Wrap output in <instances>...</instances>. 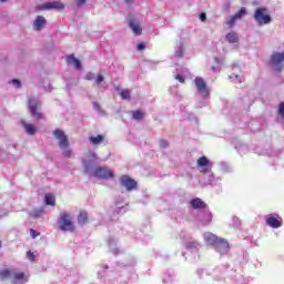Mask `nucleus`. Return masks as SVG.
<instances>
[{"mask_svg":"<svg viewBox=\"0 0 284 284\" xmlns=\"http://www.w3.org/2000/svg\"><path fill=\"white\" fill-rule=\"evenodd\" d=\"M90 156L89 159L82 160L85 174L95 179H102L103 181L114 179V173L108 166H97V153L91 152Z\"/></svg>","mask_w":284,"mask_h":284,"instance_id":"f257e3e1","label":"nucleus"},{"mask_svg":"<svg viewBox=\"0 0 284 284\" xmlns=\"http://www.w3.org/2000/svg\"><path fill=\"white\" fill-rule=\"evenodd\" d=\"M180 239L184 241L186 250V252L182 253V256H184L185 261H189L190 263H196V261L201 258V255L199 254L201 244L196 241H192V235L187 234L185 231L180 233Z\"/></svg>","mask_w":284,"mask_h":284,"instance_id":"f03ea898","label":"nucleus"},{"mask_svg":"<svg viewBox=\"0 0 284 284\" xmlns=\"http://www.w3.org/2000/svg\"><path fill=\"white\" fill-rule=\"evenodd\" d=\"M197 168H200V172L203 174V181L205 185H220L221 178L215 176L212 172V168H214V163L211 162L206 156H201L197 159Z\"/></svg>","mask_w":284,"mask_h":284,"instance_id":"7ed1b4c3","label":"nucleus"},{"mask_svg":"<svg viewBox=\"0 0 284 284\" xmlns=\"http://www.w3.org/2000/svg\"><path fill=\"white\" fill-rule=\"evenodd\" d=\"M53 136L58 141V145L65 159H70L72 156V148H70V140H68V135H65V132L61 129H55L53 131Z\"/></svg>","mask_w":284,"mask_h":284,"instance_id":"20e7f679","label":"nucleus"},{"mask_svg":"<svg viewBox=\"0 0 284 284\" xmlns=\"http://www.w3.org/2000/svg\"><path fill=\"white\" fill-rule=\"evenodd\" d=\"M195 88L197 94L203 99L202 104H199L197 108H204L209 103L207 99H210V89H207L205 80L201 77L195 78Z\"/></svg>","mask_w":284,"mask_h":284,"instance_id":"39448f33","label":"nucleus"},{"mask_svg":"<svg viewBox=\"0 0 284 284\" xmlns=\"http://www.w3.org/2000/svg\"><path fill=\"white\" fill-rule=\"evenodd\" d=\"M253 19L257 26H270L272 23V16L267 13L266 8H257L254 12Z\"/></svg>","mask_w":284,"mask_h":284,"instance_id":"423d86ee","label":"nucleus"},{"mask_svg":"<svg viewBox=\"0 0 284 284\" xmlns=\"http://www.w3.org/2000/svg\"><path fill=\"white\" fill-rule=\"evenodd\" d=\"M284 63V51L283 52H274L271 55V68L275 70V72H281L283 70Z\"/></svg>","mask_w":284,"mask_h":284,"instance_id":"0eeeda50","label":"nucleus"},{"mask_svg":"<svg viewBox=\"0 0 284 284\" xmlns=\"http://www.w3.org/2000/svg\"><path fill=\"white\" fill-rule=\"evenodd\" d=\"M28 108H29V112L31 114V116H33V119H37L38 121H41V119H43V114L38 110L39 108V99L37 98H29L28 100Z\"/></svg>","mask_w":284,"mask_h":284,"instance_id":"6e6552de","label":"nucleus"},{"mask_svg":"<svg viewBox=\"0 0 284 284\" xmlns=\"http://www.w3.org/2000/svg\"><path fill=\"white\" fill-rule=\"evenodd\" d=\"M266 225L268 227H273V230H278V227H283V217L281 215L273 213L268 214L265 219Z\"/></svg>","mask_w":284,"mask_h":284,"instance_id":"1a4fd4ad","label":"nucleus"},{"mask_svg":"<svg viewBox=\"0 0 284 284\" xmlns=\"http://www.w3.org/2000/svg\"><path fill=\"white\" fill-rule=\"evenodd\" d=\"M36 10H65V4H63L61 1H49L37 6Z\"/></svg>","mask_w":284,"mask_h":284,"instance_id":"9d476101","label":"nucleus"},{"mask_svg":"<svg viewBox=\"0 0 284 284\" xmlns=\"http://www.w3.org/2000/svg\"><path fill=\"white\" fill-rule=\"evenodd\" d=\"M59 224L62 232H72V230H74V224H72V221L70 220V214L68 213L60 214Z\"/></svg>","mask_w":284,"mask_h":284,"instance_id":"9b49d317","label":"nucleus"},{"mask_svg":"<svg viewBox=\"0 0 284 284\" xmlns=\"http://www.w3.org/2000/svg\"><path fill=\"white\" fill-rule=\"evenodd\" d=\"M215 252L220 254V256H225L226 254H230V243L227 240L220 237L217 243L213 246Z\"/></svg>","mask_w":284,"mask_h":284,"instance_id":"f8f14e48","label":"nucleus"},{"mask_svg":"<svg viewBox=\"0 0 284 284\" xmlns=\"http://www.w3.org/2000/svg\"><path fill=\"white\" fill-rule=\"evenodd\" d=\"M120 184L122 185V187H125L128 192H132V190H136V185H138L134 179L130 178L129 175H122L120 178Z\"/></svg>","mask_w":284,"mask_h":284,"instance_id":"ddd939ff","label":"nucleus"},{"mask_svg":"<svg viewBox=\"0 0 284 284\" xmlns=\"http://www.w3.org/2000/svg\"><path fill=\"white\" fill-rule=\"evenodd\" d=\"M203 239L206 245H212V247H214V245L219 243L221 237L216 236L214 233L207 232L204 233Z\"/></svg>","mask_w":284,"mask_h":284,"instance_id":"4468645a","label":"nucleus"},{"mask_svg":"<svg viewBox=\"0 0 284 284\" xmlns=\"http://www.w3.org/2000/svg\"><path fill=\"white\" fill-rule=\"evenodd\" d=\"M232 145L235 148V150H237L239 154H247V144H245L236 139H233Z\"/></svg>","mask_w":284,"mask_h":284,"instance_id":"2eb2a0df","label":"nucleus"},{"mask_svg":"<svg viewBox=\"0 0 284 284\" xmlns=\"http://www.w3.org/2000/svg\"><path fill=\"white\" fill-rule=\"evenodd\" d=\"M129 28L132 30L133 33H135L136 37L141 36L143 32L141 24H139V22L134 20L129 21Z\"/></svg>","mask_w":284,"mask_h":284,"instance_id":"dca6fc26","label":"nucleus"},{"mask_svg":"<svg viewBox=\"0 0 284 284\" xmlns=\"http://www.w3.org/2000/svg\"><path fill=\"white\" fill-rule=\"evenodd\" d=\"M67 62L69 65H73L75 70H81V61L77 59L74 54L67 57Z\"/></svg>","mask_w":284,"mask_h":284,"instance_id":"f3484780","label":"nucleus"},{"mask_svg":"<svg viewBox=\"0 0 284 284\" xmlns=\"http://www.w3.org/2000/svg\"><path fill=\"white\" fill-rule=\"evenodd\" d=\"M45 26V18L43 16H38L33 22L34 30H42Z\"/></svg>","mask_w":284,"mask_h":284,"instance_id":"a211bd4d","label":"nucleus"},{"mask_svg":"<svg viewBox=\"0 0 284 284\" xmlns=\"http://www.w3.org/2000/svg\"><path fill=\"white\" fill-rule=\"evenodd\" d=\"M191 206L194 209V210H203L205 209V202H203L201 199L199 197H195L193 200H191Z\"/></svg>","mask_w":284,"mask_h":284,"instance_id":"6ab92c4d","label":"nucleus"},{"mask_svg":"<svg viewBox=\"0 0 284 284\" xmlns=\"http://www.w3.org/2000/svg\"><path fill=\"white\" fill-rule=\"evenodd\" d=\"M175 57L176 59H183V54H185V44L183 42H179L175 49Z\"/></svg>","mask_w":284,"mask_h":284,"instance_id":"aec40b11","label":"nucleus"},{"mask_svg":"<svg viewBox=\"0 0 284 284\" xmlns=\"http://www.w3.org/2000/svg\"><path fill=\"white\" fill-rule=\"evenodd\" d=\"M22 126L30 136L37 134V128L33 124H28L26 121H22Z\"/></svg>","mask_w":284,"mask_h":284,"instance_id":"412c9836","label":"nucleus"},{"mask_svg":"<svg viewBox=\"0 0 284 284\" xmlns=\"http://www.w3.org/2000/svg\"><path fill=\"white\" fill-rule=\"evenodd\" d=\"M104 140L105 138L102 134H99L97 136L92 135L89 138L91 145H101V143H103Z\"/></svg>","mask_w":284,"mask_h":284,"instance_id":"4be33fe9","label":"nucleus"},{"mask_svg":"<svg viewBox=\"0 0 284 284\" xmlns=\"http://www.w3.org/2000/svg\"><path fill=\"white\" fill-rule=\"evenodd\" d=\"M12 282L17 284L18 281H26V274L23 272L18 273L17 271L12 270Z\"/></svg>","mask_w":284,"mask_h":284,"instance_id":"5701e85b","label":"nucleus"},{"mask_svg":"<svg viewBox=\"0 0 284 284\" xmlns=\"http://www.w3.org/2000/svg\"><path fill=\"white\" fill-rule=\"evenodd\" d=\"M44 203L45 205H57V199L51 193H47L44 195Z\"/></svg>","mask_w":284,"mask_h":284,"instance_id":"b1692460","label":"nucleus"},{"mask_svg":"<svg viewBox=\"0 0 284 284\" xmlns=\"http://www.w3.org/2000/svg\"><path fill=\"white\" fill-rule=\"evenodd\" d=\"M204 219H200L202 225H207L209 223H212V213L210 211L203 212Z\"/></svg>","mask_w":284,"mask_h":284,"instance_id":"393cba45","label":"nucleus"},{"mask_svg":"<svg viewBox=\"0 0 284 284\" xmlns=\"http://www.w3.org/2000/svg\"><path fill=\"white\" fill-rule=\"evenodd\" d=\"M226 41H229V43H239V34L234 31L229 32L226 34Z\"/></svg>","mask_w":284,"mask_h":284,"instance_id":"a878e982","label":"nucleus"},{"mask_svg":"<svg viewBox=\"0 0 284 284\" xmlns=\"http://www.w3.org/2000/svg\"><path fill=\"white\" fill-rule=\"evenodd\" d=\"M78 223L79 225H85V223H88V212L85 211L80 212L78 216Z\"/></svg>","mask_w":284,"mask_h":284,"instance_id":"bb28decb","label":"nucleus"},{"mask_svg":"<svg viewBox=\"0 0 284 284\" xmlns=\"http://www.w3.org/2000/svg\"><path fill=\"white\" fill-rule=\"evenodd\" d=\"M6 278H12V270L4 268L0 271V280L6 281Z\"/></svg>","mask_w":284,"mask_h":284,"instance_id":"cd10ccee","label":"nucleus"},{"mask_svg":"<svg viewBox=\"0 0 284 284\" xmlns=\"http://www.w3.org/2000/svg\"><path fill=\"white\" fill-rule=\"evenodd\" d=\"M109 247L113 254H119V248L116 247V240L113 237L109 239Z\"/></svg>","mask_w":284,"mask_h":284,"instance_id":"c85d7f7f","label":"nucleus"},{"mask_svg":"<svg viewBox=\"0 0 284 284\" xmlns=\"http://www.w3.org/2000/svg\"><path fill=\"white\" fill-rule=\"evenodd\" d=\"M220 170L224 174H227V173L232 172V168L230 166V164H227V162H221L220 163Z\"/></svg>","mask_w":284,"mask_h":284,"instance_id":"c756f323","label":"nucleus"},{"mask_svg":"<svg viewBox=\"0 0 284 284\" xmlns=\"http://www.w3.org/2000/svg\"><path fill=\"white\" fill-rule=\"evenodd\" d=\"M132 119H134V121H142L144 114L141 110H136V111H132Z\"/></svg>","mask_w":284,"mask_h":284,"instance_id":"7c9ffc66","label":"nucleus"},{"mask_svg":"<svg viewBox=\"0 0 284 284\" xmlns=\"http://www.w3.org/2000/svg\"><path fill=\"white\" fill-rule=\"evenodd\" d=\"M229 79L233 83H243V78L241 75H239V73H233V74L229 75Z\"/></svg>","mask_w":284,"mask_h":284,"instance_id":"2f4dec72","label":"nucleus"},{"mask_svg":"<svg viewBox=\"0 0 284 284\" xmlns=\"http://www.w3.org/2000/svg\"><path fill=\"white\" fill-rule=\"evenodd\" d=\"M235 284H250V280H245V277L241 274L235 275Z\"/></svg>","mask_w":284,"mask_h":284,"instance_id":"473e14b6","label":"nucleus"},{"mask_svg":"<svg viewBox=\"0 0 284 284\" xmlns=\"http://www.w3.org/2000/svg\"><path fill=\"white\" fill-rule=\"evenodd\" d=\"M230 226L233 227L234 230H239V227H241V219L233 216Z\"/></svg>","mask_w":284,"mask_h":284,"instance_id":"72a5a7b5","label":"nucleus"},{"mask_svg":"<svg viewBox=\"0 0 284 284\" xmlns=\"http://www.w3.org/2000/svg\"><path fill=\"white\" fill-rule=\"evenodd\" d=\"M43 212L44 210L43 209H36L31 212V216L33 219H41V216H43Z\"/></svg>","mask_w":284,"mask_h":284,"instance_id":"f704fd0d","label":"nucleus"},{"mask_svg":"<svg viewBox=\"0 0 284 284\" xmlns=\"http://www.w3.org/2000/svg\"><path fill=\"white\" fill-rule=\"evenodd\" d=\"M260 154L264 156H278V151H273L272 149H270V150H264L260 152Z\"/></svg>","mask_w":284,"mask_h":284,"instance_id":"c9c22d12","label":"nucleus"},{"mask_svg":"<svg viewBox=\"0 0 284 284\" xmlns=\"http://www.w3.org/2000/svg\"><path fill=\"white\" fill-rule=\"evenodd\" d=\"M245 14H247V9H245V7H242L241 10L236 12L233 17L239 20V19H243Z\"/></svg>","mask_w":284,"mask_h":284,"instance_id":"e433bc0d","label":"nucleus"},{"mask_svg":"<svg viewBox=\"0 0 284 284\" xmlns=\"http://www.w3.org/2000/svg\"><path fill=\"white\" fill-rule=\"evenodd\" d=\"M116 209L113 211V214H125V206L124 205H119V202H115Z\"/></svg>","mask_w":284,"mask_h":284,"instance_id":"4c0bfd02","label":"nucleus"},{"mask_svg":"<svg viewBox=\"0 0 284 284\" xmlns=\"http://www.w3.org/2000/svg\"><path fill=\"white\" fill-rule=\"evenodd\" d=\"M93 105V110H95V112H98V114H101L103 116V114H105V111H103V109H101V104H99V102H92Z\"/></svg>","mask_w":284,"mask_h":284,"instance_id":"58836bf2","label":"nucleus"},{"mask_svg":"<svg viewBox=\"0 0 284 284\" xmlns=\"http://www.w3.org/2000/svg\"><path fill=\"white\" fill-rule=\"evenodd\" d=\"M162 282L164 284H168V283H174V275L173 274H166L163 276L162 278Z\"/></svg>","mask_w":284,"mask_h":284,"instance_id":"ea45409f","label":"nucleus"},{"mask_svg":"<svg viewBox=\"0 0 284 284\" xmlns=\"http://www.w3.org/2000/svg\"><path fill=\"white\" fill-rule=\"evenodd\" d=\"M120 97H121V99H123L124 101L130 100V97H131L130 90H121V91H120Z\"/></svg>","mask_w":284,"mask_h":284,"instance_id":"a19ab883","label":"nucleus"},{"mask_svg":"<svg viewBox=\"0 0 284 284\" xmlns=\"http://www.w3.org/2000/svg\"><path fill=\"white\" fill-rule=\"evenodd\" d=\"M242 101L245 103V105H244L245 110H247V108H250V105H252V103H254V100H250V101H248V98H247V97H244V98L242 99Z\"/></svg>","mask_w":284,"mask_h":284,"instance_id":"79ce46f5","label":"nucleus"},{"mask_svg":"<svg viewBox=\"0 0 284 284\" xmlns=\"http://www.w3.org/2000/svg\"><path fill=\"white\" fill-rule=\"evenodd\" d=\"M95 78L97 75L93 72H88L84 77L87 81H94Z\"/></svg>","mask_w":284,"mask_h":284,"instance_id":"37998d69","label":"nucleus"},{"mask_svg":"<svg viewBox=\"0 0 284 284\" xmlns=\"http://www.w3.org/2000/svg\"><path fill=\"white\" fill-rule=\"evenodd\" d=\"M104 77H103V74H99L97 78H95V83H97V85H101V83H103V81H104Z\"/></svg>","mask_w":284,"mask_h":284,"instance_id":"c03bdc74","label":"nucleus"},{"mask_svg":"<svg viewBox=\"0 0 284 284\" xmlns=\"http://www.w3.org/2000/svg\"><path fill=\"white\" fill-rule=\"evenodd\" d=\"M11 83L14 88H18V89L21 88V80L19 79L11 80Z\"/></svg>","mask_w":284,"mask_h":284,"instance_id":"a18cd8bd","label":"nucleus"},{"mask_svg":"<svg viewBox=\"0 0 284 284\" xmlns=\"http://www.w3.org/2000/svg\"><path fill=\"white\" fill-rule=\"evenodd\" d=\"M176 81L180 83H185V77L183 74H176L175 75Z\"/></svg>","mask_w":284,"mask_h":284,"instance_id":"49530a36","label":"nucleus"},{"mask_svg":"<svg viewBox=\"0 0 284 284\" xmlns=\"http://www.w3.org/2000/svg\"><path fill=\"white\" fill-rule=\"evenodd\" d=\"M105 270H109L108 265H104L101 270L98 271L99 278H101V276H103V272H105Z\"/></svg>","mask_w":284,"mask_h":284,"instance_id":"de8ad7c7","label":"nucleus"},{"mask_svg":"<svg viewBox=\"0 0 284 284\" xmlns=\"http://www.w3.org/2000/svg\"><path fill=\"white\" fill-rule=\"evenodd\" d=\"M27 258H29V261H34V253H32V251H28L27 252Z\"/></svg>","mask_w":284,"mask_h":284,"instance_id":"09e8293b","label":"nucleus"},{"mask_svg":"<svg viewBox=\"0 0 284 284\" xmlns=\"http://www.w3.org/2000/svg\"><path fill=\"white\" fill-rule=\"evenodd\" d=\"M136 48H138V50H139L140 52L143 51V50H145V42H140V43H138Z\"/></svg>","mask_w":284,"mask_h":284,"instance_id":"8fccbe9b","label":"nucleus"},{"mask_svg":"<svg viewBox=\"0 0 284 284\" xmlns=\"http://www.w3.org/2000/svg\"><path fill=\"white\" fill-rule=\"evenodd\" d=\"M236 21H239V19L234 16L231 17V19L229 20V26H234V23H236Z\"/></svg>","mask_w":284,"mask_h":284,"instance_id":"3c124183","label":"nucleus"},{"mask_svg":"<svg viewBox=\"0 0 284 284\" xmlns=\"http://www.w3.org/2000/svg\"><path fill=\"white\" fill-rule=\"evenodd\" d=\"M168 145H169V143L166 140H160V148L165 149V148H168Z\"/></svg>","mask_w":284,"mask_h":284,"instance_id":"603ef678","label":"nucleus"},{"mask_svg":"<svg viewBox=\"0 0 284 284\" xmlns=\"http://www.w3.org/2000/svg\"><path fill=\"white\" fill-rule=\"evenodd\" d=\"M75 1H77L78 8H81V6H85V3L88 2V0H75Z\"/></svg>","mask_w":284,"mask_h":284,"instance_id":"864d4df0","label":"nucleus"},{"mask_svg":"<svg viewBox=\"0 0 284 284\" xmlns=\"http://www.w3.org/2000/svg\"><path fill=\"white\" fill-rule=\"evenodd\" d=\"M30 234L32 239H37V236H39V234H37V231H34L33 229L30 230Z\"/></svg>","mask_w":284,"mask_h":284,"instance_id":"5fc2aeb1","label":"nucleus"},{"mask_svg":"<svg viewBox=\"0 0 284 284\" xmlns=\"http://www.w3.org/2000/svg\"><path fill=\"white\" fill-rule=\"evenodd\" d=\"M205 271L203 270V268H197L196 270V274H197V276H203V273H204Z\"/></svg>","mask_w":284,"mask_h":284,"instance_id":"6e6d98bb","label":"nucleus"},{"mask_svg":"<svg viewBox=\"0 0 284 284\" xmlns=\"http://www.w3.org/2000/svg\"><path fill=\"white\" fill-rule=\"evenodd\" d=\"M200 19L202 21H205L207 19V16L205 13H200Z\"/></svg>","mask_w":284,"mask_h":284,"instance_id":"4d7b16f0","label":"nucleus"},{"mask_svg":"<svg viewBox=\"0 0 284 284\" xmlns=\"http://www.w3.org/2000/svg\"><path fill=\"white\" fill-rule=\"evenodd\" d=\"M219 70H221V67H212L213 72H219Z\"/></svg>","mask_w":284,"mask_h":284,"instance_id":"13d9d810","label":"nucleus"},{"mask_svg":"<svg viewBox=\"0 0 284 284\" xmlns=\"http://www.w3.org/2000/svg\"><path fill=\"white\" fill-rule=\"evenodd\" d=\"M214 61H215V63H216L217 65H221V63H222L221 59H219V58H215Z\"/></svg>","mask_w":284,"mask_h":284,"instance_id":"bf43d9fd","label":"nucleus"},{"mask_svg":"<svg viewBox=\"0 0 284 284\" xmlns=\"http://www.w3.org/2000/svg\"><path fill=\"white\" fill-rule=\"evenodd\" d=\"M233 70H239V63L237 62L233 63Z\"/></svg>","mask_w":284,"mask_h":284,"instance_id":"052dcab7","label":"nucleus"},{"mask_svg":"<svg viewBox=\"0 0 284 284\" xmlns=\"http://www.w3.org/2000/svg\"><path fill=\"white\" fill-rule=\"evenodd\" d=\"M129 6L132 3V0H124Z\"/></svg>","mask_w":284,"mask_h":284,"instance_id":"680f3d73","label":"nucleus"},{"mask_svg":"<svg viewBox=\"0 0 284 284\" xmlns=\"http://www.w3.org/2000/svg\"><path fill=\"white\" fill-rule=\"evenodd\" d=\"M189 119H194V114H190V115H189Z\"/></svg>","mask_w":284,"mask_h":284,"instance_id":"e2e57ef3","label":"nucleus"},{"mask_svg":"<svg viewBox=\"0 0 284 284\" xmlns=\"http://www.w3.org/2000/svg\"><path fill=\"white\" fill-rule=\"evenodd\" d=\"M116 92H121V89L119 87L115 88Z\"/></svg>","mask_w":284,"mask_h":284,"instance_id":"0e129e2a","label":"nucleus"},{"mask_svg":"<svg viewBox=\"0 0 284 284\" xmlns=\"http://www.w3.org/2000/svg\"><path fill=\"white\" fill-rule=\"evenodd\" d=\"M131 265H136V261H133V262L131 263Z\"/></svg>","mask_w":284,"mask_h":284,"instance_id":"69168bd1","label":"nucleus"},{"mask_svg":"<svg viewBox=\"0 0 284 284\" xmlns=\"http://www.w3.org/2000/svg\"><path fill=\"white\" fill-rule=\"evenodd\" d=\"M67 88H68V90H70V84L69 83H67Z\"/></svg>","mask_w":284,"mask_h":284,"instance_id":"338daca9","label":"nucleus"},{"mask_svg":"<svg viewBox=\"0 0 284 284\" xmlns=\"http://www.w3.org/2000/svg\"><path fill=\"white\" fill-rule=\"evenodd\" d=\"M1 1V3H6V1H8V0H0Z\"/></svg>","mask_w":284,"mask_h":284,"instance_id":"774afa93","label":"nucleus"}]
</instances>
